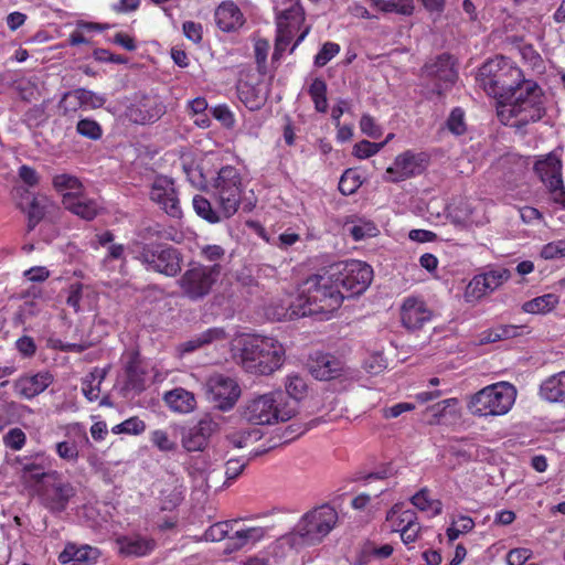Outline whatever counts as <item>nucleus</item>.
<instances>
[{"label": "nucleus", "instance_id": "obj_1", "mask_svg": "<svg viewBox=\"0 0 565 565\" xmlns=\"http://www.w3.org/2000/svg\"><path fill=\"white\" fill-rule=\"evenodd\" d=\"M344 298L339 284L327 268L303 281L296 300L278 319L312 316L319 320H328L341 307Z\"/></svg>", "mask_w": 565, "mask_h": 565}, {"label": "nucleus", "instance_id": "obj_2", "mask_svg": "<svg viewBox=\"0 0 565 565\" xmlns=\"http://www.w3.org/2000/svg\"><path fill=\"white\" fill-rule=\"evenodd\" d=\"M237 363L254 375H271L286 361L285 345L276 338L253 334L239 341Z\"/></svg>", "mask_w": 565, "mask_h": 565}, {"label": "nucleus", "instance_id": "obj_3", "mask_svg": "<svg viewBox=\"0 0 565 565\" xmlns=\"http://www.w3.org/2000/svg\"><path fill=\"white\" fill-rule=\"evenodd\" d=\"M546 97L541 86L533 79L522 85L498 106V117L504 125L522 128L536 122L545 115Z\"/></svg>", "mask_w": 565, "mask_h": 565}, {"label": "nucleus", "instance_id": "obj_4", "mask_svg": "<svg viewBox=\"0 0 565 565\" xmlns=\"http://www.w3.org/2000/svg\"><path fill=\"white\" fill-rule=\"evenodd\" d=\"M522 70L504 56L488 60L479 68L476 81L489 95L499 100H508L509 96L525 81Z\"/></svg>", "mask_w": 565, "mask_h": 565}, {"label": "nucleus", "instance_id": "obj_5", "mask_svg": "<svg viewBox=\"0 0 565 565\" xmlns=\"http://www.w3.org/2000/svg\"><path fill=\"white\" fill-rule=\"evenodd\" d=\"M296 414L295 403H290L282 391H273L250 398L244 406V417L256 425H270L290 419Z\"/></svg>", "mask_w": 565, "mask_h": 565}, {"label": "nucleus", "instance_id": "obj_6", "mask_svg": "<svg viewBox=\"0 0 565 565\" xmlns=\"http://www.w3.org/2000/svg\"><path fill=\"white\" fill-rule=\"evenodd\" d=\"M516 398L515 387L508 382H498L483 387L469 397L467 408L477 417L507 414Z\"/></svg>", "mask_w": 565, "mask_h": 565}, {"label": "nucleus", "instance_id": "obj_7", "mask_svg": "<svg viewBox=\"0 0 565 565\" xmlns=\"http://www.w3.org/2000/svg\"><path fill=\"white\" fill-rule=\"evenodd\" d=\"M338 512L322 504L306 512L290 533L295 543L315 545L320 543L337 525Z\"/></svg>", "mask_w": 565, "mask_h": 565}, {"label": "nucleus", "instance_id": "obj_8", "mask_svg": "<svg viewBox=\"0 0 565 565\" xmlns=\"http://www.w3.org/2000/svg\"><path fill=\"white\" fill-rule=\"evenodd\" d=\"M244 189L243 177L236 167L224 166L217 171L212 182V195L224 218L238 211Z\"/></svg>", "mask_w": 565, "mask_h": 565}, {"label": "nucleus", "instance_id": "obj_9", "mask_svg": "<svg viewBox=\"0 0 565 565\" xmlns=\"http://www.w3.org/2000/svg\"><path fill=\"white\" fill-rule=\"evenodd\" d=\"M76 494L74 486L58 471L40 472L38 466V500L52 513L63 512Z\"/></svg>", "mask_w": 565, "mask_h": 565}, {"label": "nucleus", "instance_id": "obj_10", "mask_svg": "<svg viewBox=\"0 0 565 565\" xmlns=\"http://www.w3.org/2000/svg\"><path fill=\"white\" fill-rule=\"evenodd\" d=\"M276 12V42L274 57L284 52L305 22L300 0H273Z\"/></svg>", "mask_w": 565, "mask_h": 565}, {"label": "nucleus", "instance_id": "obj_11", "mask_svg": "<svg viewBox=\"0 0 565 565\" xmlns=\"http://www.w3.org/2000/svg\"><path fill=\"white\" fill-rule=\"evenodd\" d=\"M136 258L147 270L174 277L181 271L182 256L172 246L161 243L140 244Z\"/></svg>", "mask_w": 565, "mask_h": 565}, {"label": "nucleus", "instance_id": "obj_12", "mask_svg": "<svg viewBox=\"0 0 565 565\" xmlns=\"http://www.w3.org/2000/svg\"><path fill=\"white\" fill-rule=\"evenodd\" d=\"M328 273L339 284V288L350 292L349 296L365 291L373 278L372 267L356 259L332 264L328 267Z\"/></svg>", "mask_w": 565, "mask_h": 565}, {"label": "nucleus", "instance_id": "obj_13", "mask_svg": "<svg viewBox=\"0 0 565 565\" xmlns=\"http://www.w3.org/2000/svg\"><path fill=\"white\" fill-rule=\"evenodd\" d=\"M220 264L205 266L196 264L188 268L179 278L178 285L186 298L201 300L206 297L221 275Z\"/></svg>", "mask_w": 565, "mask_h": 565}, {"label": "nucleus", "instance_id": "obj_14", "mask_svg": "<svg viewBox=\"0 0 565 565\" xmlns=\"http://www.w3.org/2000/svg\"><path fill=\"white\" fill-rule=\"evenodd\" d=\"M428 163L427 154L424 152H415L406 150L394 159L383 179L386 182L398 183L407 179L422 174Z\"/></svg>", "mask_w": 565, "mask_h": 565}, {"label": "nucleus", "instance_id": "obj_15", "mask_svg": "<svg viewBox=\"0 0 565 565\" xmlns=\"http://www.w3.org/2000/svg\"><path fill=\"white\" fill-rule=\"evenodd\" d=\"M206 394L215 407L222 411L231 409L241 395L237 382L226 375L215 374L206 382Z\"/></svg>", "mask_w": 565, "mask_h": 565}, {"label": "nucleus", "instance_id": "obj_16", "mask_svg": "<svg viewBox=\"0 0 565 565\" xmlns=\"http://www.w3.org/2000/svg\"><path fill=\"white\" fill-rule=\"evenodd\" d=\"M534 170L542 182L548 188L553 200L557 203H565L561 159L556 154L550 153L546 158L536 161Z\"/></svg>", "mask_w": 565, "mask_h": 565}, {"label": "nucleus", "instance_id": "obj_17", "mask_svg": "<svg viewBox=\"0 0 565 565\" xmlns=\"http://www.w3.org/2000/svg\"><path fill=\"white\" fill-rule=\"evenodd\" d=\"M150 199L168 215L172 217L181 216L180 201L171 179L162 175L156 178L151 185Z\"/></svg>", "mask_w": 565, "mask_h": 565}, {"label": "nucleus", "instance_id": "obj_18", "mask_svg": "<svg viewBox=\"0 0 565 565\" xmlns=\"http://www.w3.org/2000/svg\"><path fill=\"white\" fill-rule=\"evenodd\" d=\"M423 74L427 77L437 79V93L440 95L444 89L452 86L457 81L458 73L455 68V61L449 54H441L430 63L425 64Z\"/></svg>", "mask_w": 565, "mask_h": 565}, {"label": "nucleus", "instance_id": "obj_19", "mask_svg": "<svg viewBox=\"0 0 565 565\" xmlns=\"http://www.w3.org/2000/svg\"><path fill=\"white\" fill-rule=\"evenodd\" d=\"M166 113V106L156 96L138 97L127 109V117L135 124H149Z\"/></svg>", "mask_w": 565, "mask_h": 565}, {"label": "nucleus", "instance_id": "obj_20", "mask_svg": "<svg viewBox=\"0 0 565 565\" xmlns=\"http://www.w3.org/2000/svg\"><path fill=\"white\" fill-rule=\"evenodd\" d=\"M216 427L217 424L215 422L205 417L192 427L182 428L181 444L183 448L189 452L203 451Z\"/></svg>", "mask_w": 565, "mask_h": 565}, {"label": "nucleus", "instance_id": "obj_21", "mask_svg": "<svg viewBox=\"0 0 565 565\" xmlns=\"http://www.w3.org/2000/svg\"><path fill=\"white\" fill-rule=\"evenodd\" d=\"M401 319L405 328L416 330L431 319V311L422 298L407 297L401 308Z\"/></svg>", "mask_w": 565, "mask_h": 565}, {"label": "nucleus", "instance_id": "obj_22", "mask_svg": "<svg viewBox=\"0 0 565 565\" xmlns=\"http://www.w3.org/2000/svg\"><path fill=\"white\" fill-rule=\"evenodd\" d=\"M228 331L223 327H211L182 342L178 350L181 354L194 352L211 345L223 344L230 339Z\"/></svg>", "mask_w": 565, "mask_h": 565}, {"label": "nucleus", "instance_id": "obj_23", "mask_svg": "<svg viewBox=\"0 0 565 565\" xmlns=\"http://www.w3.org/2000/svg\"><path fill=\"white\" fill-rule=\"evenodd\" d=\"M61 210L56 203L46 196H38V225L45 242L51 241L57 235V227L55 226L60 218Z\"/></svg>", "mask_w": 565, "mask_h": 565}, {"label": "nucleus", "instance_id": "obj_24", "mask_svg": "<svg viewBox=\"0 0 565 565\" xmlns=\"http://www.w3.org/2000/svg\"><path fill=\"white\" fill-rule=\"evenodd\" d=\"M310 372L320 381H329L342 374L343 363L332 354L316 353L310 362Z\"/></svg>", "mask_w": 565, "mask_h": 565}, {"label": "nucleus", "instance_id": "obj_25", "mask_svg": "<svg viewBox=\"0 0 565 565\" xmlns=\"http://www.w3.org/2000/svg\"><path fill=\"white\" fill-rule=\"evenodd\" d=\"M539 397L550 404L565 407V371L544 379L539 386Z\"/></svg>", "mask_w": 565, "mask_h": 565}, {"label": "nucleus", "instance_id": "obj_26", "mask_svg": "<svg viewBox=\"0 0 565 565\" xmlns=\"http://www.w3.org/2000/svg\"><path fill=\"white\" fill-rule=\"evenodd\" d=\"M125 388L140 393L146 387V370L138 352H131L125 364Z\"/></svg>", "mask_w": 565, "mask_h": 565}, {"label": "nucleus", "instance_id": "obj_27", "mask_svg": "<svg viewBox=\"0 0 565 565\" xmlns=\"http://www.w3.org/2000/svg\"><path fill=\"white\" fill-rule=\"evenodd\" d=\"M63 205L71 213L86 221L95 218L102 210L96 200L84 195L83 192L77 196H67L63 200Z\"/></svg>", "mask_w": 565, "mask_h": 565}, {"label": "nucleus", "instance_id": "obj_28", "mask_svg": "<svg viewBox=\"0 0 565 565\" xmlns=\"http://www.w3.org/2000/svg\"><path fill=\"white\" fill-rule=\"evenodd\" d=\"M215 22L222 31L232 32L244 24V17L234 2H223L215 10Z\"/></svg>", "mask_w": 565, "mask_h": 565}, {"label": "nucleus", "instance_id": "obj_29", "mask_svg": "<svg viewBox=\"0 0 565 565\" xmlns=\"http://www.w3.org/2000/svg\"><path fill=\"white\" fill-rule=\"evenodd\" d=\"M116 543L120 554L136 557L148 555L156 546L153 540L140 535L120 536Z\"/></svg>", "mask_w": 565, "mask_h": 565}, {"label": "nucleus", "instance_id": "obj_30", "mask_svg": "<svg viewBox=\"0 0 565 565\" xmlns=\"http://www.w3.org/2000/svg\"><path fill=\"white\" fill-rule=\"evenodd\" d=\"M163 401L172 412L179 414H189L196 407L194 394L183 387H175L166 392Z\"/></svg>", "mask_w": 565, "mask_h": 565}, {"label": "nucleus", "instance_id": "obj_31", "mask_svg": "<svg viewBox=\"0 0 565 565\" xmlns=\"http://www.w3.org/2000/svg\"><path fill=\"white\" fill-rule=\"evenodd\" d=\"M32 189L25 185H14L12 189V198L17 209L28 216L29 232L35 227V193Z\"/></svg>", "mask_w": 565, "mask_h": 565}, {"label": "nucleus", "instance_id": "obj_32", "mask_svg": "<svg viewBox=\"0 0 565 565\" xmlns=\"http://www.w3.org/2000/svg\"><path fill=\"white\" fill-rule=\"evenodd\" d=\"M99 552L89 545L77 546L68 543L58 556V561L65 563H87L93 564L97 561Z\"/></svg>", "mask_w": 565, "mask_h": 565}, {"label": "nucleus", "instance_id": "obj_33", "mask_svg": "<svg viewBox=\"0 0 565 565\" xmlns=\"http://www.w3.org/2000/svg\"><path fill=\"white\" fill-rule=\"evenodd\" d=\"M521 334V327L513 324H501L482 331L476 340L478 345L494 343L501 340L511 339Z\"/></svg>", "mask_w": 565, "mask_h": 565}, {"label": "nucleus", "instance_id": "obj_34", "mask_svg": "<svg viewBox=\"0 0 565 565\" xmlns=\"http://www.w3.org/2000/svg\"><path fill=\"white\" fill-rule=\"evenodd\" d=\"M21 482L29 490L30 495L35 493V459L17 457L13 463Z\"/></svg>", "mask_w": 565, "mask_h": 565}, {"label": "nucleus", "instance_id": "obj_35", "mask_svg": "<svg viewBox=\"0 0 565 565\" xmlns=\"http://www.w3.org/2000/svg\"><path fill=\"white\" fill-rule=\"evenodd\" d=\"M559 303V297L556 294H545L525 301L522 306L523 311L532 315H545L551 312Z\"/></svg>", "mask_w": 565, "mask_h": 565}, {"label": "nucleus", "instance_id": "obj_36", "mask_svg": "<svg viewBox=\"0 0 565 565\" xmlns=\"http://www.w3.org/2000/svg\"><path fill=\"white\" fill-rule=\"evenodd\" d=\"M52 184L54 189L63 195V200L67 196H77L83 192V184L79 179L67 173L54 175Z\"/></svg>", "mask_w": 565, "mask_h": 565}, {"label": "nucleus", "instance_id": "obj_37", "mask_svg": "<svg viewBox=\"0 0 565 565\" xmlns=\"http://www.w3.org/2000/svg\"><path fill=\"white\" fill-rule=\"evenodd\" d=\"M411 502L418 510L426 512L429 516H437L443 511V503L439 500L433 499L427 488L420 489L412 498Z\"/></svg>", "mask_w": 565, "mask_h": 565}, {"label": "nucleus", "instance_id": "obj_38", "mask_svg": "<svg viewBox=\"0 0 565 565\" xmlns=\"http://www.w3.org/2000/svg\"><path fill=\"white\" fill-rule=\"evenodd\" d=\"M105 376L106 371L96 367L83 379L82 392L89 402H94L99 397L100 384Z\"/></svg>", "mask_w": 565, "mask_h": 565}, {"label": "nucleus", "instance_id": "obj_39", "mask_svg": "<svg viewBox=\"0 0 565 565\" xmlns=\"http://www.w3.org/2000/svg\"><path fill=\"white\" fill-rule=\"evenodd\" d=\"M285 387V395L288 397L290 403L295 404L296 401H300L306 396L308 390L306 380L299 374H289L286 379Z\"/></svg>", "mask_w": 565, "mask_h": 565}, {"label": "nucleus", "instance_id": "obj_40", "mask_svg": "<svg viewBox=\"0 0 565 565\" xmlns=\"http://www.w3.org/2000/svg\"><path fill=\"white\" fill-rule=\"evenodd\" d=\"M192 202H193V209H194L195 213L200 217L207 221L209 223L215 224V223H218L222 218H224L222 216V214L220 213V209L217 211H215L212 207L211 202L207 199H205L204 196L195 195L193 198Z\"/></svg>", "mask_w": 565, "mask_h": 565}, {"label": "nucleus", "instance_id": "obj_41", "mask_svg": "<svg viewBox=\"0 0 565 565\" xmlns=\"http://www.w3.org/2000/svg\"><path fill=\"white\" fill-rule=\"evenodd\" d=\"M309 95L315 104V109L318 113H327V84L322 78H315L309 86Z\"/></svg>", "mask_w": 565, "mask_h": 565}, {"label": "nucleus", "instance_id": "obj_42", "mask_svg": "<svg viewBox=\"0 0 565 565\" xmlns=\"http://www.w3.org/2000/svg\"><path fill=\"white\" fill-rule=\"evenodd\" d=\"M375 4L384 12H394L401 15H412L413 0H375Z\"/></svg>", "mask_w": 565, "mask_h": 565}, {"label": "nucleus", "instance_id": "obj_43", "mask_svg": "<svg viewBox=\"0 0 565 565\" xmlns=\"http://www.w3.org/2000/svg\"><path fill=\"white\" fill-rule=\"evenodd\" d=\"M260 437L257 429L252 430H237L226 435L228 445L234 448H244L249 446L252 443L258 440Z\"/></svg>", "mask_w": 565, "mask_h": 565}, {"label": "nucleus", "instance_id": "obj_44", "mask_svg": "<svg viewBox=\"0 0 565 565\" xmlns=\"http://www.w3.org/2000/svg\"><path fill=\"white\" fill-rule=\"evenodd\" d=\"M349 232L354 241L359 242L364 238L374 237L377 235L379 230L374 222L369 220H359L353 223L349 228Z\"/></svg>", "mask_w": 565, "mask_h": 565}, {"label": "nucleus", "instance_id": "obj_45", "mask_svg": "<svg viewBox=\"0 0 565 565\" xmlns=\"http://www.w3.org/2000/svg\"><path fill=\"white\" fill-rule=\"evenodd\" d=\"M481 276L486 281V288L492 292L510 279L511 273L505 268H495L481 274Z\"/></svg>", "mask_w": 565, "mask_h": 565}, {"label": "nucleus", "instance_id": "obj_46", "mask_svg": "<svg viewBox=\"0 0 565 565\" xmlns=\"http://www.w3.org/2000/svg\"><path fill=\"white\" fill-rule=\"evenodd\" d=\"M361 184V177L352 169H348L340 178L339 191L344 195H351L356 192Z\"/></svg>", "mask_w": 565, "mask_h": 565}, {"label": "nucleus", "instance_id": "obj_47", "mask_svg": "<svg viewBox=\"0 0 565 565\" xmlns=\"http://www.w3.org/2000/svg\"><path fill=\"white\" fill-rule=\"evenodd\" d=\"M394 515H397L396 521H394V524H396L397 529L402 526L419 524L417 522L416 512L413 510L402 511L399 504L393 505V508L388 511L387 520H393Z\"/></svg>", "mask_w": 565, "mask_h": 565}, {"label": "nucleus", "instance_id": "obj_48", "mask_svg": "<svg viewBox=\"0 0 565 565\" xmlns=\"http://www.w3.org/2000/svg\"><path fill=\"white\" fill-rule=\"evenodd\" d=\"M475 207L467 201L460 202L459 205H457L452 213L451 217L452 221L456 224H462V225H471V224H478V221L473 217Z\"/></svg>", "mask_w": 565, "mask_h": 565}, {"label": "nucleus", "instance_id": "obj_49", "mask_svg": "<svg viewBox=\"0 0 565 565\" xmlns=\"http://www.w3.org/2000/svg\"><path fill=\"white\" fill-rule=\"evenodd\" d=\"M490 294L488 288H486V281L483 277L480 275H476L468 284L466 291H465V298L467 301H476L483 296Z\"/></svg>", "mask_w": 565, "mask_h": 565}, {"label": "nucleus", "instance_id": "obj_50", "mask_svg": "<svg viewBox=\"0 0 565 565\" xmlns=\"http://www.w3.org/2000/svg\"><path fill=\"white\" fill-rule=\"evenodd\" d=\"M146 423L134 416L111 428L114 434L140 435L146 430Z\"/></svg>", "mask_w": 565, "mask_h": 565}, {"label": "nucleus", "instance_id": "obj_51", "mask_svg": "<svg viewBox=\"0 0 565 565\" xmlns=\"http://www.w3.org/2000/svg\"><path fill=\"white\" fill-rule=\"evenodd\" d=\"M266 530L264 527H247L238 530L231 539L238 541L237 546H244L248 543H256L265 536Z\"/></svg>", "mask_w": 565, "mask_h": 565}, {"label": "nucleus", "instance_id": "obj_52", "mask_svg": "<svg viewBox=\"0 0 565 565\" xmlns=\"http://www.w3.org/2000/svg\"><path fill=\"white\" fill-rule=\"evenodd\" d=\"M210 113L224 128L233 129L235 127V115L226 104L212 107Z\"/></svg>", "mask_w": 565, "mask_h": 565}, {"label": "nucleus", "instance_id": "obj_53", "mask_svg": "<svg viewBox=\"0 0 565 565\" xmlns=\"http://www.w3.org/2000/svg\"><path fill=\"white\" fill-rule=\"evenodd\" d=\"M540 256L545 260L565 258V239H557L543 245Z\"/></svg>", "mask_w": 565, "mask_h": 565}, {"label": "nucleus", "instance_id": "obj_54", "mask_svg": "<svg viewBox=\"0 0 565 565\" xmlns=\"http://www.w3.org/2000/svg\"><path fill=\"white\" fill-rule=\"evenodd\" d=\"M76 131L81 136L89 138L92 140H98L103 135V129L97 121L88 118L81 119L77 122Z\"/></svg>", "mask_w": 565, "mask_h": 565}, {"label": "nucleus", "instance_id": "obj_55", "mask_svg": "<svg viewBox=\"0 0 565 565\" xmlns=\"http://www.w3.org/2000/svg\"><path fill=\"white\" fill-rule=\"evenodd\" d=\"M340 52V45L334 42H326L316 54L313 63L317 67H323Z\"/></svg>", "mask_w": 565, "mask_h": 565}, {"label": "nucleus", "instance_id": "obj_56", "mask_svg": "<svg viewBox=\"0 0 565 565\" xmlns=\"http://www.w3.org/2000/svg\"><path fill=\"white\" fill-rule=\"evenodd\" d=\"M56 454L63 460L76 462L79 456L78 443L76 440L60 441L55 446Z\"/></svg>", "mask_w": 565, "mask_h": 565}, {"label": "nucleus", "instance_id": "obj_57", "mask_svg": "<svg viewBox=\"0 0 565 565\" xmlns=\"http://www.w3.org/2000/svg\"><path fill=\"white\" fill-rule=\"evenodd\" d=\"M14 391L20 397L32 398L35 396V374L21 376L14 383Z\"/></svg>", "mask_w": 565, "mask_h": 565}, {"label": "nucleus", "instance_id": "obj_58", "mask_svg": "<svg viewBox=\"0 0 565 565\" xmlns=\"http://www.w3.org/2000/svg\"><path fill=\"white\" fill-rule=\"evenodd\" d=\"M385 146V142H371L362 140L353 147V154L359 159H367L376 154Z\"/></svg>", "mask_w": 565, "mask_h": 565}, {"label": "nucleus", "instance_id": "obj_59", "mask_svg": "<svg viewBox=\"0 0 565 565\" xmlns=\"http://www.w3.org/2000/svg\"><path fill=\"white\" fill-rule=\"evenodd\" d=\"M150 441L160 451H173L177 448V444L171 440L168 433L162 429H156L150 434Z\"/></svg>", "mask_w": 565, "mask_h": 565}, {"label": "nucleus", "instance_id": "obj_60", "mask_svg": "<svg viewBox=\"0 0 565 565\" xmlns=\"http://www.w3.org/2000/svg\"><path fill=\"white\" fill-rule=\"evenodd\" d=\"M520 54L523 61L527 63L534 71L542 72L544 70V61L532 45H523L520 49Z\"/></svg>", "mask_w": 565, "mask_h": 565}, {"label": "nucleus", "instance_id": "obj_61", "mask_svg": "<svg viewBox=\"0 0 565 565\" xmlns=\"http://www.w3.org/2000/svg\"><path fill=\"white\" fill-rule=\"evenodd\" d=\"M79 98L84 108H100L106 103V97L85 88H78Z\"/></svg>", "mask_w": 565, "mask_h": 565}, {"label": "nucleus", "instance_id": "obj_62", "mask_svg": "<svg viewBox=\"0 0 565 565\" xmlns=\"http://www.w3.org/2000/svg\"><path fill=\"white\" fill-rule=\"evenodd\" d=\"M447 127L457 136L462 135L466 131L465 113L462 109L455 108L451 110L447 119Z\"/></svg>", "mask_w": 565, "mask_h": 565}, {"label": "nucleus", "instance_id": "obj_63", "mask_svg": "<svg viewBox=\"0 0 565 565\" xmlns=\"http://www.w3.org/2000/svg\"><path fill=\"white\" fill-rule=\"evenodd\" d=\"M60 108L63 110L64 115L75 113L77 109L83 108L78 89L66 93L60 102Z\"/></svg>", "mask_w": 565, "mask_h": 565}, {"label": "nucleus", "instance_id": "obj_64", "mask_svg": "<svg viewBox=\"0 0 565 565\" xmlns=\"http://www.w3.org/2000/svg\"><path fill=\"white\" fill-rule=\"evenodd\" d=\"M3 443L12 450H20L25 444V434L20 428H12L3 436Z\"/></svg>", "mask_w": 565, "mask_h": 565}]
</instances>
